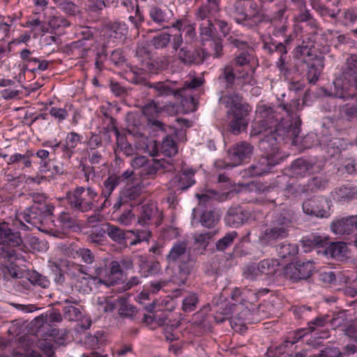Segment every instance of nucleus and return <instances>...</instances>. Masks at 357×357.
Instances as JSON below:
<instances>
[{
  "mask_svg": "<svg viewBox=\"0 0 357 357\" xmlns=\"http://www.w3.org/2000/svg\"><path fill=\"white\" fill-rule=\"evenodd\" d=\"M112 128L114 129V132L116 137L118 149H119L126 156L132 155L135 151L132 145L127 142L124 135H121L119 130L114 123L112 125Z\"/></svg>",
  "mask_w": 357,
  "mask_h": 357,
  "instance_id": "obj_43",
  "label": "nucleus"
},
{
  "mask_svg": "<svg viewBox=\"0 0 357 357\" xmlns=\"http://www.w3.org/2000/svg\"><path fill=\"white\" fill-rule=\"evenodd\" d=\"M119 307L118 309V314L121 318H128L134 319L135 317L138 313L137 307L130 304L126 298H120L119 300Z\"/></svg>",
  "mask_w": 357,
  "mask_h": 357,
  "instance_id": "obj_42",
  "label": "nucleus"
},
{
  "mask_svg": "<svg viewBox=\"0 0 357 357\" xmlns=\"http://www.w3.org/2000/svg\"><path fill=\"white\" fill-rule=\"evenodd\" d=\"M120 182L121 177L119 176L112 175L107 177L103 182L102 195L104 197H109Z\"/></svg>",
  "mask_w": 357,
  "mask_h": 357,
  "instance_id": "obj_49",
  "label": "nucleus"
},
{
  "mask_svg": "<svg viewBox=\"0 0 357 357\" xmlns=\"http://www.w3.org/2000/svg\"><path fill=\"white\" fill-rule=\"evenodd\" d=\"M219 102L229 108L227 114L230 117L228 124L229 130L234 135H238L246 130L252 107L243 101V96L236 92L222 95Z\"/></svg>",
  "mask_w": 357,
  "mask_h": 357,
  "instance_id": "obj_3",
  "label": "nucleus"
},
{
  "mask_svg": "<svg viewBox=\"0 0 357 357\" xmlns=\"http://www.w3.org/2000/svg\"><path fill=\"white\" fill-rule=\"evenodd\" d=\"M20 342H21L22 347L24 349L22 356L26 357H43L40 352L30 348L34 342V340L31 338L30 336L24 335L20 337Z\"/></svg>",
  "mask_w": 357,
  "mask_h": 357,
  "instance_id": "obj_47",
  "label": "nucleus"
},
{
  "mask_svg": "<svg viewBox=\"0 0 357 357\" xmlns=\"http://www.w3.org/2000/svg\"><path fill=\"white\" fill-rule=\"evenodd\" d=\"M289 235V231L271 222L269 226L260 236L259 241L262 245L275 246L278 245V241L287 238Z\"/></svg>",
  "mask_w": 357,
  "mask_h": 357,
  "instance_id": "obj_20",
  "label": "nucleus"
},
{
  "mask_svg": "<svg viewBox=\"0 0 357 357\" xmlns=\"http://www.w3.org/2000/svg\"><path fill=\"white\" fill-rule=\"evenodd\" d=\"M329 323L331 326L335 328L347 325L348 318L346 311H340L333 313L332 317L330 316Z\"/></svg>",
  "mask_w": 357,
  "mask_h": 357,
  "instance_id": "obj_57",
  "label": "nucleus"
},
{
  "mask_svg": "<svg viewBox=\"0 0 357 357\" xmlns=\"http://www.w3.org/2000/svg\"><path fill=\"white\" fill-rule=\"evenodd\" d=\"M63 303L66 304L63 307V316L64 319L70 321H76L82 318V314L79 308L73 305L68 299H66Z\"/></svg>",
  "mask_w": 357,
  "mask_h": 357,
  "instance_id": "obj_41",
  "label": "nucleus"
},
{
  "mask_svg": "<svg viewBox=\"0 0 357 357\" xmlns=\"http://www.w3.org/2000/svg\"><path fill=\"white\" fill-rule=\"evenodd\" d=\"M315 165L314 162L300 158L291 162L289 171L292 176L304 177L314 172Z\"/></svg>",
  "mask_w": 357,
  "mask_h": 357,
  "instance_id": "obj_26",
  "label": "nucleus"
},
{
  "mask_svg": "<svg viewBox=\"0 0 357 357\" xmlns=\"http://www.w3.org/2000/svg\"><path fill=\"white\" fill-rule=\"evenodd\" d=\"M84 192V187H77L69 196L68 204L72 208L81 212H86L92 209L93 203L87 197L82 196Z\"/></svg>",
  "mask_w": 357,
  "mask_h": 357,
  "instance_id": "obj_24",
  "label": "nucleus"
},
{
  "mask_svg": "<svg viewBox=\"0 0 357 357\" xmlns=\"http://www.w3.org/2000/svg\"><path fill=\"white\" fill-rule=\"evenodd\" d=\"M328 183V179L324 176H316L307 180L304 183L307 195L315 193L318 191L324 190Z\"/></svg>",
  "mask_w": 357,
  "mask_h": 357,
  "instance_id": "obj_36",
  "label": "nucleus"
},
{
  "mask_svg": "<svg viewBox=\"0 0 357 357\" xmlns=\"http://www.w3.org/2000/svg\"><path fill=\"white\" fill-rule=\"evenodd\" d=\"M258 111L263 119L252 125L250 136L260 135L262 137L264 135V129H267L270 126L271 121H274L276 118H280V116L271 107L262 105L258 108Z\"/></svg>",
  "mask_w": 357,
  "mask_h": 357,
  "instance_id": "obj_16",
  "label": "nucleus"
},
{
  "mask_svg": "<svg viewBox=\"0 0 357 357\" xmlns=\"http://www.w3.org/2000/svg\"><path fill=\"white\" fill-rule=\"evenodd\" d=\"M317 36V33L314 32L313 33L310 34L309 37L306 38V39L310 41L307 43L306 45H304L305 43V40H304L302 45H298L296 47V55L297 56L298 54H300L301 55L310 56V50L312 47H314V40Z\"/></svg>",
  "mask_w": 357,
  "mask_h": 357,
  "instance_id": "obj_52",
  "label": "nucleus"
},
{
  "mask_svg": "<svg viewBox=\"0 0 357 357\" xmlns=\"http://www.w3.org/2000/svg\"><path fill=\"white\" fill-rule=\"evenodd\" d=\"M54 206L32 204L23 214V220L31 226L40 229L46 219L52 215Z\"/></svg>",
  "mask_w": 357,
  "mask_h": 357,
  "instance_id": "obj_11",
  "label": "nucleus"
},
{
  "mask_svg": "<svg viewBox=\"0 0 357 357\" xmlns=\"http://www.w3.org/2000/svg\"><path fill=\"white\" fill-rule=\"evenodd\" d=\"M334 199L339 202H349L357 199V187L352 185L336 188L332 192Z\"/></svg>",
  "mask_w": 357,
  "mask_h": 357,
  "instance_id": "obj_32",
  "label": "nucleus"
},
{
  "mask_svg": "<svg viewBox=\"0 0 357 357\" xmlns=\"http://www.w3.org/2000/svg\"><path fill=\"white\" fill-rule=\"evenodd\" d=\"M253 153V146L248 142L236 143L227 151V158L230 166L235 167L249 160Z\"/></svg>",
  "mask_w": 357,
  "mask_h": 357,
  "instance_id": "obj_14",
  "label": "nucleus"
},
{
  "mask_svg": "<svg viewBox=\"0 0 357 357\" xmlns=\"http://www.w3.org/2000/svg\"><path fill=\"white\" fill-rule=\"evenodd\" d=\"M238 234L236 231L227 233L222 238L219 239L216 243V249L219 251H223L229 247L233 243L234 239L237 237Z\"/></svg>",
  "mask_w": 357,
  "mask_h": 357,
  "instance_id": "obj_59",
  "label": "nucleus"
},
{
  "mask_svg": "<svg viewBox=\"0 0 357 357\" xmlns=\"http://www.w3.org/2000/svg\"><path fill=\"white\" fill-rule=\"evenodd\" d=\"M222 41V38L219 36L211 40L210 45L213 50V58L219 59L223 56L224 52Z\"/></svg>",
  "mask_w": 357,
  "mask_h": 357,
  "instance_id": "obj_64",
  "label": "nucleus"
},
{
  "mask_svg": "<svg viewBox=\"0 0 357 357\" xmlns=\"http://www.w3.org/2000/svg\"><path fill=\"white\" fill-rule=\"evenodd\" d=\"M173 17V12L167 6H153L149 10V17L150 20L148 22L149 25L155 24L158 27V30L168 28L166 25L169 22Z\"/></svg>",
  "mask_w": 357,
  "mask_h": 357,
  "instance_id": "obj_19",
  "label": "nucleus"
},
{
  "mask_svg": "<svg viewBox=\"0 0 357 357\" xmlns=\"http://www.w3.org/2000/svg\"><path fill=\"white\" fill-rule=\"evenodd\" d=\"M324 57L323 56L316 55L307 62V79L309 83L314 84L318 80L324 67Z\"/></svg>",
  "mask_w": 357,
  "mask_h": 357,
  "instance_id": "obj_30",
  "label": "nucleus"
},
{
  "mask_svg": "<svg viewBox=\"0 0 357 357\" xmlns=\"http://www.w3.org/2000/svg\"><path fill=\"white\" fill-rule=\"evenodd\" d=\"M161 152L167 157H172L177 153V146L172 137L166 135L160 146Z\"/></svg>",
  "mask_w": 357,
  "mask_h": 357,
  "instance_id": "obj_50",
  "label": "nucleus"
},
{
  "mask_svg": "<svg viewBox=\"0 0 357 357\" xmlns=\"http://www.w3.org/2000/svg\"><path fill=\"white\" fill-rule=\"evenodd\" d=\"M138 264L139 273L144 278L155 275L161 270L160 264L158 261L149 260L146 257L142 255L138 257Z\"/></svg>",
  "mask_w": 357,
  "mask_h": 357,
  "instance_id": "obj_31",
  "label": "nucleus"
},
{
  "mask_svg": "<svg viewBox=\"0 0 357 357\" xmlns=\"http://www.w3.org/2000/svg\"><path fill=\"white\" fill-rule=\"evenodd\" d=\"M278 8L274 12L273 16L269 17L265 15L264 22H269L273 27V35L275 37L284 36L283 41H277L271 38L269 42H264L263 50L269 55L277 54L279 56L276 66L280 73H286L288 69L286 66L287 52L291 49V44L294 39L291 33L287 34L288 31V8L284 3L278 6Z\"/></svg>",
  "mask_w": 357,
  "mask_h": 357,
  "instance_id": "obj_2",
  "label": "nucleus"
},
{
  "mask_svg": "<svg viewBox=\"0 0 357 357\" xmlns=\"http://www.w3.org/2000/svg\"><path fill=\"white\" fill-rule=\"evenodd\" d=\"M177 59L184 66L199 65L205 60L204 50L193 49L191 45H186L177 51Z\"/></svg>",
  "mask_w": 357,
  "mask_h": 357,
  "instance_id": "obj_17",
  "label": "nucleus"
},
{
  "mask_svg": "<svg viewBox=\"0 0 357 357\" xmlns=\"http://www.w3.org/2000/svg\"><path fill=\"white\" fill-rule=\"evenodd\" d=\"M278 256L282 259L291 260L298 253V247L296 244L287 241L278 243L274 246Z\"/></svg>",
  "mask_w": 357,
  "mask_h": 357,
  "instance_id": "obj_34",
  "label": "nucleus"
},
{
  "mask_svg": "<svg viewBox=\"0 0 357 357\" xmlns=\"http://www.w3.org/2000/svg\"><path fill=\"white\" fill-rule=\"evenodd\" d=\"M204 82V79L203 77H193L190 79L189 81H186L182 87H179V89H183L182 94L185 93V92L194 93L197 89H199Z\"/></svg>",
  "mask_w": 357,
  "mask_h": 357,
  "instance_id": "obj_58",
  "label": "nucleus"
},
{
  "mask_svg": "<svg viewBox=\"0 0 357 357\" xmlns=\"http://www.w3.org/2000/svg\"><path fill=\"white\" fill-rule=\"evenodd\" d=\"M162 167V164L160 160L155 159L148 160L147 163L142 170V174L151 177L155 176Z\"/></svg>",
  "mask_w": 357,
  "mask_h": 357,
  "instance_id": "obj_54",
  "label": "nucleus"
},
{
  "mask_svg": "<svg viewBox=\"0 0 357 357\" xmlns=\"http://www.w3.org/2000/svg\"><path fill=\"white\" fill-rule=\"evenodd\" d=\"M58 8L68 15L75 16L79 13V8L70 0H58Z\"/></svg>",
  "mask_w": 357,
  "mask_h": 357,
  "instance_id": "obj_55",
  "label": "nucleus"
},
{
  "mask_svg": "<svg viewBox=\"0 0 357 357\" xmlns=\"http://www.w3.org/2000/svg\"><path fill=\"white\" fill-rule=\"evenodd\" d=\"M158 214V208L154 203H149L142 206L138 222L142 225H148L151 223L154 217Z\"/></svg>",
  "mask_w": 357,
  "mask_h": 357,
  "instance_id": "obj_35",
  "label": "nucleus"
},
{
  "mask_svg": "<svg viewBox=\"0 0 357 357\" xmlns=\"http://www.w3.org/2000/svg\"><path fill=\"white\" fill-rule=\"evenodd\" d=\"M197 94L195 93L185 92L183 96H179L176 98L181 99V105L185 109V112H195L198 107V100L196 98Z\"/></svg>",
  "mask_w": 357,
  "mask_h": 357,
  "instance_id": "obj_40",
  "label": "nucleus"
},
{
  "mask_svg": "<svg viewBox=\"0 0 357 357\" xmlns=\"http://www.w3.org/2000/svg\"><path fill=\"white\" fill-rule=\"evenodd\" d=\"M297 219L296 211L291 207L286 206L276 213L271 222L275 225L283 227L290 231L293 224L296 222Z\"/></svg>",
  "mask_w": 357,
  "mask_h": 357,
  "instance_id": "obj_21",
  "label": "nucleus"
},
{
  "mask_svg": "<svg viewBox=\"0 0 357 357\" xmlns=\"http://www.w3.org/2000/svg\"><path fill=\"white\" fill-rule=\"evenodd\" d=\"M169 61L167 56H160L155 59L147 58L141 62L142 70L151 74H158L167 70Z\"/></svg>",
  "mask_w": 357,
  "mask_h": 357,
  "instance_id": "obj_27",
  "label": "nucleus"
},
{
  "mask_svg": "<svg viewBox=\"0 0 357 357\" xmlns=\"http://www.w3.org/2000/svg\"><path fill=\"white\" fill-rule=\"evenodd\" d=\"M29 280L34 285L47 288L50 286V282L46 276H44L36 271H32L29 276Z\"/></svg>",
  "mask_w": 357,
  "mask_h": 357,
  "instance_id": "obj_63",
  "label": "nucleus"
},
{
  "mask_svg": "<svg viewBox=\"0 0 357 357\" xmlns=\"http://www.w3.org/2000/svg\"><path fill=\"white\" fill-rule=\"evenodd\" d=\"M80 142V136L77 132H70L66 139L65 144L62 145L63 158L70 159L74 153V149Z\"/></svg>",
  "mask_w": 357,
  "mask_h": 357,
  "instance_id": "obj_38",
  "label": "nucleus"
},
{
  "mask_svg": "<svg viewBox=\"0 0 357 357\" xmlns=\"http://www.w3.org/2000/svg\"><path fill=\"white\" fill-rule=\"evenodd\" d=\"M200 35L203 41H211L214 38L218 37V33L215 31L214 24L211 20L207 21L204 26L200 28Z\"/></svg>",
  "mask_w": 357,
  "mask_h": 357,
  "instance_id": "obj_56",
  "label": "nucleus"
},
{
  "mask_svg": "<svg viewBox=\"0 0 357 357\" xmlns=\"http://www.w3.org/2000/svg\"><path fill=\"white\" fill-rule=\"evenodd\" d=\"M107 234L108 237L116 243L121 245H126V240L128 238V235L134 234L131 231H125L116 225H112L107 222Z\"/></svg>",
  "mask_w": 357,
  "mask_h": 357,
  "instance_id": "obj_33",
  "label": "nucleus"
},
{
  "mask_svg": "<svg viewBox=\"0 0 357 357\" xmlns=\"http://www.w3.org/2000/svg\"><path fill=\"white\" fill-rule=\"evenodd\" d=\"M37 342V347L43 352L45 357H56L55 356V340L41 337Z\"/></svg>",
  "mask_w": 357,
  "mask_h": 357,
  "instance_id": "obj_45",
  "label": "nucleus"
},
{
  "mask_svg": "<svg viewBox=\"0 0 357 357\" xmlns=\"http://www.w3.org/2000/svg\"><path fill=\"white\" fill-rule=\"evenodd\" d=\"M225 10L238 24L247 25L248 22L259 24L266 20L265 14L259 10L253 0H236L227 6Z\"/></svg>",
  "mask_w": 357,
  "mask_h": 357,
  "instance_id": "obj_5",
  "label": "nucleus"
},
{
  "mask_svg": "<svg viewBox=\"0 0 357 357\" xmlns=\"http://www.w3.org/2000/svg\"><path fill=\"white\" fill-rule=\"evenodd\" d=\"M194 176L195 172L192 169L181 170L170 180L169 186L175 191L185 190L195 183Z\"/></svg>",
  "mask_w": 357,
  "mask_h": 357,
  "instance_id": "obj_23",
  "label": "nucleus"
},
{
  "mask_svg": "<svg viewBox=\"0 0 357 357\" xmlns=\"http://www.w3.org/2000/svg\"><path fill=\"white\" fill-rule=\"evenodd\" d=\"M227 40L233 47H236L239 53L236 54L234 58L229 63L234 66H245L249 65L254 61L255 58L252 54L253 49L250 47L248 42L237 38L229 37Z\"/></svg>",
  "mask_w": 357,
  "mask_h": 357,
  "instance_id": "obj_12",
  "label": "nucleus"
},
{
  "mask_svg": "<svg viewBox=\"0 0 357 357\" xmlns=\"http://www.w3.org/2000/svg\"><path fill=\"white\" fill-rule=\"evenodd\" d=\"M298 105V100H294L293 105H278V109L284 110L290 119L284 120L282 116L276 118L274 121H271L267 129H264V135L259 142V148L264 155L281 157L279 155V144L281 142L289 139H291L292 144L296 142L301 130V119L294 113Z\"/></svg>",
  "mask_w": 357,
  "mask_h": 357,
  "instance_id": "obj_1",
  "label": "nucleus"
},
{
  "mask_svg": "<svg viewBox=\"0 0 357 357\" xmlns=\"http://www.w3.org/2000/svg\"><path fill=\"white\" fill-rule=\"evenodd\" d=\"M303 247L310 248H323L327 243L321 236H310L302 240Z\"/></svg>",
  "mask_w": 357,
  "mask_h": 357,
  "instance_id": "obj_61",
  "label": "nucleus"
},
{
  "mask_svg": "<svg viewBox=\"0 0 357 357\" xmlns=\"http://www.w3.org/2000/svg\"><path fill=\"white\" fill-rule=\"evenodd\" d=\"M166 260L169 265H177L180 276L184 278L190 274L196 261L190 254L187 243L185 241L174 243L167 255Z\"/></svg>",
  "mask_w": 357,
  "mask_h": 357,
  "instance_id": "obj_7",
  "label": "nucleus"
},
{
  "mask_svg": "<svg viewBox=\"0 0 357 357\" xmlns=\"http://www.w3.org/2000/svg\"><path fill=\"white\" fill-rule=\"evenodd\" d=\"M331 228L336 234L349 235L357 231V215L343 218L340 220L333 222Z\"/></svg>",
  "mask_w": 357,
  "mask_h": 357,
  "instance_id": "obj_25",
  "label": "nucleus"
},
{
  "mask_svg": "<svg viewBox=\"0 0 357 357\" xmlns=\"http://www.w3.org/2000/svg\"><path fill=\"white\" fill-rule=\"evenodd\" d=\"M192 224L200 223L202 226L211 229L214 227L220 219L219 211L215 208H203L202 204L192 210Z\"/></svg>",
  "mask_w": 357,
  "mask_h": 357,
  "instance_id": "obj_13",
  "label": "nucleus"
},
{
  "mask_svg": "<svg viewBox=\"0 0 357 357\" xmlns=\"http://www.w3.org/2000/svg\"><path fill=\"white\" fill-rule=\"evenodd\" d=\"M282 160V157H275L264 155L259 161L245 169L243 176H260L271 171V169L278 165Z\"/></svg>",
  "mask_w": 357,
  "mask_h": 357,
  "instance_id": "obj_15",
  "label": "nucleus"
},
{
  "mask_svg": "<svg viewBox=\"0 0 357 357\" xmlns=\"http://www.w3.org/2000/svg\"><path fill=\"white\" fill-rule=\"evenodd\" d=\"M347 247L343 242H335L331 243L327 246L324 253L331 258L336 259H341L347 255Z\"/></svg>",
  "mask_w": 357,
  "mask_h": 357,
  "instance_id": "obj_37",
  "label": "nucleus"
},
{
  "mask_svg": "<svg viewBox=\"0 0 357 357\" xmlns=\"http://www.w3.org/2000/svg\"><path fill=\"white\" fill-rule=\"evenodd\" d=\"M63 317L57 309L51 308L36 317L31 322V333L38 337H56L59 333L56 324L61 322Z\"/></svg>",
  "mask_w": 357,
  "mask_h": 357,
  "instance_id": "obj_6",
  "label": "nucleus"
},
{
  "mask_svg": "<svg viewBox=\"0 0 357 357\" xmlns=\"http://www.w3.org/2000/svg\"><path fill=\"white\" fill-rule=\"evenodd\" d=\"M22 243L20 233L15 231L6 222H0V245L3 247L1 250V256L4 259L11 260L17 258L15 247Z\"/></svg>",
  "mask_w": 357,
  "mask_h": 357,
  "instance_id": "obj_8",
  "label": "nucleus"
},
{
  "mask_svg": "<svg viewBox=\"0 0 357 357\" xmlns=\"http://www.w3.org/2000/svg\"><path fill=\"white\" fill-rule=\"evenodd\" d=\"M314 271L315 266L313 261H298L286 265L284 268V275L290 280L298 282L310 278Z\"/></svg>",
  "mask_w": 357,
  "mask_h": 357,
  "instance_id": "obj_10",
  "label": "nucleus"
},
{
  "mask_svg": "<svg viewBox=\"0 0 357 357\" xmlns=\"http://www.w3.org/2000/svg\"><path fill=\"white\" fill-rule=\"evenodd\" d=\"M120 195L121 199H124L128 203L137 199L140 196L141 188L139 185L126 187L120 192Z\"/></svg>",
  "mask_w": 357,
  "mask_h": 357,
  "instance_id": "obj_51",
  "label": "nucleus"
},
{
  "mask_svg": "<svg viewBox=\"0 0 357 357\" xmlns=\"http://www.w3.org/2000/svg\"><path fill=\"white\" fill-rule=\"evenodd\" d=\"M253 219L252 211L241 206H231L225 215V221L232 227H238Z\"/></svg>",
  "mask_w": 357,
  "mask_h": 357,
  "instance_id": "obj_18",
  "label": "nucleus"
},
{
  "mask_svg": "<svg viewBox=\"0 0 357 357\" xmlns=\"http://www.w3.org/2000/svg\"><path fill=\"white\" fill-rule=\"evenodd\" d=\"M107 222L100 225V226L93 227L89 237L91 242L95 243H100L104 241L105 235L107 234Z\"/></svg>",
  "mask_w": 357,
  "mask_h": 357,
  "instance_id": "obj_60",
  "label": "nucleus"
},
{
  "mask_svg": "<svg viewBox=\"0 0 357 357\" xmlns=\"http://www.w3.org/2000/svg\"><path fill=\"white\" fill-rule=\"evenodd\" d=\"M284 192L288 197L292 198L301 197L307 195L304 183H287L284 188Z\"/></svg>",
  "mask_w": 357,
  "mask_h": 357,
  "instance_id": "obj_48",
  "label": "nucleus"
},
{
  "mask_svg": "<svg viewBox=\"0 0 357 357\" xmlns=\"http://www.w3.org/2000/svg\"><path fill=\"white\" fill-rule=\"evenodd\" d=\"M22 353L18 351L10 340L0 337V357H21Z\"/></svg>",
  "mask_w": 357,
  "mask_h": 357,
  "instance_id": "obj_44",
  "label": "nucleus"
},
{
  "mask_svg": "<svg viewBox=\"0 0 357 357\" xmlns=\"http://www.w3.org/2000/svg\"><path fill=\"white\" fill-rule=\"evenodd\" d=\"M172 35L162 32L154 36L150 40V44L156 50L166 48L171 42Z\"/></svg>",
  "mask_w": 357,
  "mask_h": 357,
  "instance_id": "obj_46",
  "label": "nucleus"
},
{
  "mask_svg": "<svg viewBox=\"0 0 357 357\" xmlns=\"http://www.w3.org/2000/svg\"><path fill=\"white\" fill-rule=\"evenodd\" d=\"M4 278L7 280H9V277L11 278H21L22 277L23 273L18 266L14 264L13 263H10L7 265L3 269Z\"/></svg>",
  "mask_w": 357,
  "mask_h": 357,
  "instance_id": "obj_62",
  "label": "nucleus"
},
{
  "mask_svg": "<svg viewBox=\"0 0 357 357\" xmlns=\"http://www.w3.org/2000/svg\"><path fill=\"white\" fill-rule=\"evenodd\" d=\"M238 79L239 77H237L232 64L229 63L225 65L220 70V75L218 77L219 83L227 91L233 90L236 81Z\"/></svg>",
  "mask_w": 357,
  "mask_h": 357,
  "instance_id": "obj_28",
  "label": "nucleus"
},
{
  "mask_svg": "<svg viewBox=\"0 0 357 357\" xmlns=\"http://www.w3.org/2000/svg\"><path fill=\"white\" fill-rule=\"evenodd\" d=\"M333 84L337 98L346 99L350 96H357V54L347 57L341 77L336 78Z\"/></svg>",
  "mask_w": 357,
  "mask_h": 357,
  "instance_id": "obj_4",
  "label": "nucleus"
},
{
  "mask_svg": "<svg viewBox=\"0 0 357 357\" xmlns=\"http://www.w3.org/2000/svg\"><path fill=\"white\" fill-rule=\"evenodd\" d=\"M345 146L346 143L344 139L338 137H332L324 142L325 151L331 157L339 154Z\"/></svg>",
  "mask_w": 357,
  "mask_h": 357,
  "instance_id": "obj_39",
  "label": "nucleus"
},
{
  "mask_svg": "<svg viewBox=\"0 0 357 357\" xmlns=\"http://www.w3.org/2000/svg\"><path fill=\"white\" fill-rule=\"evenodd\" d=\"M302 209L305 214L319 218H327L331 215L329 202L324 196L314 195L305 199Z\"/></svg>",
  "mask_w": 357,
  "mask_h": 357,
  "instance_id": "obj_9",
  "label": "nucleus"
},
{
  "mask_svg": "<svg viewBox=\"0 0 357 357\" xmlns=\"http://www.w3.org/2000/svg\"><path fill=\"white\" fill-rule=\"evenodd\" d=\"M149 88L153 89V93L157 97H167L173 96L177 98L182 94L183 89H179L176 82L167 80L149 84Z\"/></svg>",
  "mask_w": 357,
  "mask_h": 357,
  "instance_id": "obj_22",
  "label": "nucleus"
},
{
  "mask_svg": "<svg viewBox=\"0 0 357 357\" xmlns=\"http://www.w3.org/2000/svg\"><path fill=\"white\" fill-rule=\"evenodd\" d=\"M357 22V10L354 8H349L344 10L342 17L337 20V23H340L344 26H350Z\"/></svg>",
  "mask_w": 357,
  "mask_h": 357,
  "instance_id": "obj_53",
  "label": "nucleus"
},
{
  "mask_svg": "<svg viewBox=\"0 0 357 357\" xmlns=\"http://www.w3.org/2000/svg\"><path fill=\"white\" fill-rule=\"evenodd\" d=\"M63 250L66 255L73 259L81 258L84 263L91 264L95 261V255L88 248H77L73 245H65Z\"/></svg>",
  "mask_w": 357,
  "mask_h": 357,
  "instance_id": "obj_29",
  "label": "nucleus"
}]
</instances>
